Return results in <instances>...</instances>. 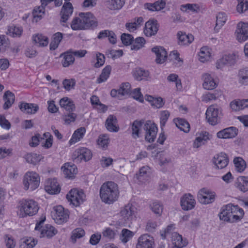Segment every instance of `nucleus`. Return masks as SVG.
I'll list each match as a JSON object with an SVG mask.
<instances>
[{"label": "nucleus", "instance_id": "nucleus-1", "mask_svg": "<svg viewBox=\"0 0 248 248\" xmlns=\"http://www.w3.org/2000/svg\"><path fill=\"white\" fill-rule=\"evenodd\" d=\"M119 191L117 184L112 181L104 183L100 189V196L102 202L112 204L117 200Z\"/></svg>", "mask_w": 248, "mask_h": 248}, {"label": "nucleus", "instance_id": "nucleus-2", "mask_svg": "<svg viewBox=\"0 0 248 248\" xmlns=\"http://www.w3.org/2000/svg\"><path fill=\"white\" fill-rule=\"evenodd\" d=\"M19 203L22 217L35 215L39 208L38 203L33 200L23 199L20 201Z\"/></svg>", "mask_w": 248, "mask_h": 248}, {"label": "nucleus", "instance_id": "nucleus-3", "mask_svg": "<svg viewBox=\"0 0 248 248\" xmlns=\"http://www.w3.org/2000/svg\"><path fill=\"white\" fill-rule=\"evenodd\" d=\"M40 178L39 174L33 171L27 172L24 176L23 182L25 190L33 191L39 186Z\"/></svg>", "mask_w": 248, "mask_h": 248}, {"label": "nucleus", "instance_id": "nucleus-4", "mask_svg": "<svg viewBox=\"0 0 248 248\" xmlns=\"http://www.w3.org/2000/svg\"><path fill=\"white\" fill-rule=\"evenodd\" d=\"M40 219V220L36 224L35 227V230L40 231V237L46 236L51 238L57 233V230L50 224H46L44 227L42 226V224L46 220L45 216H42Z\"/></svg>", "mask_w": 248, "mask_h": 248}, {"label": "nucleus", "instance_id": "nucleus-5", "mask_svg": "<svg viewBox=\"0 0 248 248\" xmlns=\"http://www.w3.org/2000/svg\"><path fill=\"white\" fill-rule=\"evenodd\" d=\"M92 156L93 154L90 149L86 147H79L74 151L72 158L74 162L78 163L82 161L87 162Z\"/></svg>", "mask_w": 248, "mask_h": 248}, {"label": "nucleus", "instance_id": "nucleus-6", "mask_svg": "<svg viewBox=\"0 0 248 248\" xmlns=\"http://www.w3.org/2000/svg\"><path fill=\"white\" fill-rule=\"evenodd\" d=\"M85 195L82 190L77 188L72 189L66 195V199L70 204L78 206L85 201Z\"/></svg>", "mask_w": 248, "mask_h": 248}, {"label": "nucleus", "instance_id": "nucleus-7", "mask_svg": "<svg viewBox=\"0 0 248 248\" xmlns=\"http://www.w3.org/2000/svg\"><path fill=\"white\" fill-rule=\"evenodd\" d=\"M221 114V108L217 105H212L207 109L205 113L206 119L210 124L215 125L219 123Z\"/></svg>", "mask_w": 248, "mask_h": 248}, {"label": "nucleus", "instance_id": "nucleus-8", "mask_svg": "<svg viewBox=\"0 0 248 248\" xmlns=\"http://www.w3.org/2000/svg\"><path fill=\"white\" fill-rule=\"evenodd\" d=\"M143 128L146 131L145 140L150 143L154 142L158 130L156 124L151 121H147L144 124Z\"/></svg>", "mask_w": 248, "mask_h": 248}, {"label": "nucleus", "instance_id": "nucleus-9", "mask_svg": "<svg viewBox=\"0 0 248 248\" xmlns=\"http://www.w3.org/2000/svg\"><path fill=\"white\" fill-rule=\"evenodd\" d=\"M54 211L53 217L56 223L61 224L67 222L69 217L68 210L59 205L54 207Z\"/></svg>", "mask_w": 248, "mask_h": 248}, {"label": "nucleus", "instance_id": "nucleus-10", "mask_svg": "<svg viewBox=\"0 0 248 248\" xmlns=\"http://www.w3.org/2000/svg\"><path fill=\"white\" fill-rule=\"evenodd\" d=\"M216 195L215 192L203 188L198 195L199 202L202 204H207L213 202Z\"/></svg>", "mask_w": 248, "mask_h": 248}, {"label": "nucleus", "instance_id": "nucleus-11", "mask_svg": "<svg viewBox=\"0 0 248 248\" xmlns=\"http://www.w3.org/2000/svg\"><path fill=\"white\" fill-rule=\"evenodd\" d=\"M136 208L132 204H128L125 205L120 212L122 219L125 223H129L135 217Z\"/></svg>", "mask_w": 248, "mask_h": 248}, {"label": "nucleus", "instance_id": "nucleus-12", "mask_svg": "<svg viewBox=\"0 0 248 248\" xmlns=\"http://www.w3.org/2000/svg\"><path fill=\"white\" fill-rule=\"evenodd\" d=\"M237 40L239 42H245L248 39V23L239 22L237 25L235 31Z\"/></svg>", "mask_w": 248, "mask_h": 248}, {"label": "nucleus", "instance_id": "nucleus-13", "mask_svg": "<svg viewBox=\"0 0 248 248\" xmlns=\"http://www.w3.org/2000/svg\"><path fill=\"white\" fill-rule=\"evenodd\" d=\"M154 244V239L152 236L143 234L139 237L136 248H153Z\"/></svg>", "mask_w": 248, "mask_h": 248}, {"label": "nucleus", "instance_id": "nucleus-14", "mask_svg": "<svg viewBox=\"0 0 248 248\" xmlns=\"http://www.w3.org/2000/svg\"><path fill=\"white\" fill-rule=\"evenodd\" d=\"M180 204L183 210L188 211L194 208L196 201L193 196L191 194H185L181 198Z\"/></svg>", "mask_w": 248, "mask_h": 248}, {"label": "nucleus", "instance_id": "nucleus-15", "mask_svg": "<svg viewBox=\"0 0 248 248\" xmlns=\"http://www.w3.org/2000/svg\"><path fill=\"white\" fill-rule=\"evenodd\" d=\"M212 160L216 168L217 169L225 168L229 163V158L227 155L222 152L216 155Z\"/></svg>", "mask_w": 248, "mask_h": 248}, {"label": "nucleus", "instance_id": "nucleus-16", "mask_svg": "<svg viewBox=\"0 0 248 248\" xmlns=\"http://www.w3.org/2000/svg\"><path fill=\"white\" fill-rule=\"evenodd\" d=\"M79 16L83 23L88 25V29H94L98 25L97 21L95 16L91 12L80 13Z\"/></svg>", "mask_w": 248, "mask_h": 248}, {"label": "nucleus", "instance_id": "nucleus-17", "mask_svg": "<svg viewBox=\"0 0 248 248\" xmlns=\"http://www.w3.org/2000/svg\"><path fill=\"white\" fill-rule=\"evenodd\" d=\"M18 107L22 112L28 114H34L39 110L38 105L34 103H28L24 101L19 103Z\"/></svg>", "mask_w": 248, "mask_h": 248}, {"label": "nucleus", "instance_id": "nucleus-18", "mask_svg": "<svg viewBox=\"0 0 248 248\" xmlns=\"http://www.w3.org/2000/svg\"><path fill=\"white\" fill-rule=\"evenodd\" d=\"M236 56L234 54L225 55L217 61L216 67L217 69H220L225 65H234L236 62Z\"/></svg>", "mask_w": 248, "mask_h": 248}, {"label": "nucleus", "instance_id": "nucleus-19", "mask_svg": "<svg viewBox=\"0 0 248 248\" xmlns=\"http://www.w3.org/2000/svg\"><path fill=\"white\" fill-rule=\"evenodd\" d=\"M158 30L157 20H149L145 23L144 33L146 36L151 37L156 34Z\"/></svg>", "mask_w": 248, "mask_h": 248}, {"label": "nucleus", "instance_id": "nucleus-20", "mask_svg": "<svg viewBox=\"0 0 248 248\" xmlns=\"http://www.w3.org/2000/svg\"><path fill=\"white\" fill-rule=\"evenodd\" d=\"M238 133L236 127L231 126L218 131L217 136L219 139H231L234 138Z\"/></svg>", "mask_w": 248, "mask_h": 248}, {"label": "nucleus", "instance_id": "nucleus-21", "mask_svg": "<svg viewBox=\"0 0 248 248\" xmlns=\"http://www.w3.org/2000/svg\"><path fill=\"white\" fill-rule=\"evenodd\" d=\"M152 51L156 55L155 62L157 63H163L166 61L167 53L163 47L156 46L152 48Z\"/></svg>", "mask_w": 248, "mask_h": 248}, {"label": "nucleus", "instance_id": "nucleus-22", "mask_svg": "<svg viewBox=\"0 0 248 248\" xmlns=\"http://www.w3.org/2000/svg\"><path fill=\"white\" fill-rule=\"evenodd\" d=\"M203 81V88L205 90H211L216 88L217 84L215 82L214 78L208 73H204L202 76Z\"/></svg>", "mask_w": 248, "mask_h": 248}, {"label": "nucleus", "instance_id": "nucleus-23", "mask_svg": "<svg viewBox=\"0 0 248 248\" xmlns=\"http://www.w3.org/2000/svg\"><path fill=\"white\" fill-rule=\"evenodd\" d=\"M231 203L223 206L218 214L219 219L224 221L232 223V217L231 215Z\"/></svg>", "mask_w": 248, "mask_h": 248}, {"label": "nucleus", "instance_id": "nucleus-24", "mask_svg": "<svg viewBox=\"0 0 248 248\" xmlns=\"http://www.w3.org/2000/svg\"><path fill=\"white\" fill-rule=\"evenodd\" d=\"M73 12V7L70 2L65 3L61 12V20L62 22L65 23L71 16Z\"/></svg>", "mask_w": 248, "mask_h": 248}, {"label": "nucleus", "instance_id": "nucleus-25", "mask_svg": "<svg viewBox=\"0 0 248 248\" xmlns=\"http://www.w3.org/2000/svg\"><path fill=\"white\" fill-rule=\"evenodd\" d=\"M231 212L232 217V223L236 222L240 220L243 217L244 212L242 208H240L238 205H233L231 203Z\"/></svg>", "mask_w": 248, "mask_h": 248}, {"label": "nucleus", "instance_id": "nucleus-26", "mask_svg": "<svg viewBox=\"0 0 248 248\" xmlns=\"http://www.w3.org/2000/svg\"><path fill=\"white\" fill-rule=\"evenodd\" d=\"M60 57L62 58L61 62L64 67H67L72 65L75 60V57L72 55V49L62 53Z\"/></svg>", "mask_w": 248, "mask_h": 248}, {"label": "nucleus", "instance_id": "nucleus-27", "mask_svg": "<svg viewBox=\"0 0 248 248\" xmlns=\"http://www.w3.org/2000/svg\"><path fill=\"white\" fill-rule=\"evenodd\" d=\"M171 241L174 247L177 248H183L188 244L186 239H184L182 236L176 232L172 233Z\"/></svg>", "mask_w": 248, "mask_h": 248}, {"label": "nucleus", "instance_id": "nucleus-28", "mask_svg": "<svg viewBox=\"0 0 248 248\" xmlns=\"http://www.w3.org/2000/svg\"><path fill=\"white\" fill-rule=\"evenodd\" d=\"M178 43L181 46L188 45L194 40V36L191 34H186L185 32L179 31L177 32Z\"/></svg>", "mask_w": 248, "mask_h": 248}, {"label": "nucleus", "instance_id": "nucleus-29", "mask_svg": "<svg viewBox=\"0 0 248 248\" xmlns=\"http://www.w3.org/2000/svg\"><path fill=\"white\" fill-rule=\"evenodd\" d=\"M3 100L4 101L3 108L5 110L8 109L14 104L15 100V95L11 91H7L3 94Z\"/></svg>", "mask_w": 248, "mask_h": 248}, {"label": "nucleus", "instance_id": "nucleus-30", "mask_svg": "<svg viewBox=\"0 0 248 248\" xmlns=\"http://www.w3.org/2000/svg\"><path fill=\"white\" fill-rule=\"evenodd\" d=\"M62 169L63 170L65 177L68 178L74 177L78 172L76 166L74 164L70 165L69 163H65L64 166L62 167Z\"/></svg>", "mask_w": 248, "mask_h": 248}, {"label": "nucleus", "instance_id": "nucleus-31", "mask_svg": "<svg viewBox=\"0 0 248 248\" xmlns=\"http://www.w3.org/2000/svg\"><path fill=\"white\" fill-rule=\"evenodd\" d=\"M117 120L116 117L113 115L108 116L106 121V126L110 132H117L119 129V126L116 125Z\"/></svg>", "mask_w": 248, "mask_h": 248}, {"label": "nucleus", "instance_id": "nucleus-32", "mask_svg": "<svg viewBox=\"0 0 248 248\" xmlns=\"http://www.w3.org/2000/svg\"><path fill=\"white\" fill-rule=\"evenodd\" d=\"M235 186L240 191L245 192L248 191V177L239 176L235 182Z\"/></svg>", "mask_w": 248, "mask_h": 248}, {"label": "nucleus", "instance_id": "nucleus-33", "mask_svg": "<svg viewBox=\"0 0 248 248\" xmlns=\"http://www.w3.org/2000/svg\"><path fill=\"white\" fill-rule=\"evenodd\" d=\"M45 190L49 194H56L60 192L61 188L56 179L50 180L45 186Z\"/></svg>", "mask_w": 248, "mask_h": 248}, {"label": "nucleus", "instance_id": "nucleus-34", "mask_svg": "<svg viewBox=\"0 0 248 248\" xmlns=\"http://www.w3.org/2000/svg\"><path fill=\"white\" fill-rule=\"evenodd\" d=\"M208 136L209 133L206 131L201 133L194 140L193 144V147L198 148L205 144L209 140Z\"/></svg>", "mask_w": 248, "mask_h": 248}, {"label": "nucleus", "instance_id": "nucleus-35", "mask_svg": "<svg viewBox=\"0 0 248 248\" xmlns=\"http://www.w3.org/2000/svg\"><path fill=\"white\" fill-rule=\"evenodd\" d=\"M125 3V0H106V7L110 10L121 9Z\"/></svg>", "mask_w": 248, "mask_h": 248}, {"label": "nucleus", "instance_id": "nucleus-36", "mask_svg": "<svg viewBox=\"0 0 248 248\" xmlns=\"http://www.w3.org/2000/svg\"><path fill=\"white\" fill-rule=\"evenodd\" d=\"M133 76L135 79L138 81L147 80L149 76V72L140 67H136L133 71Z\"/></svg>", "mask_w": 248, "mask_h": 248}, {"label": "nucleus", "instance_id": "nucleus-37", "mask_svg": "<svg viewBox=\"0 0 248 248\" xmlns=\"http://www.w3.org/2000/svg\"><path fill=\"white\" fill-rule=\"evenodd\" d=\"M143 124V120H136L131 124V135L134 139H136L140 137V131Z\"/></svg>", "mask_w": 248, "mask_h": 248}, {"label": "nucleus", "instance_id": "nucleus-38", "mask_svg": "<svg viewBox=\"0 0 248 248\" xmlns=\"http://www.w3.org/2000/svg\"><path fill=\"white\" fill-rule=\"evenodd\" d=\"M81 17L79 16L74 18L71 23V27L74 31L88 29V25L83 23L81 20Z\"/></svg>", "mask_w": 248, "mask_h": 248}, {"label": "nucleus", "instance_id": "nucleus-39", "mask_svg": "<svg viewBox=\"0 0 248 248\" xmlns=\"http://www.w3.org/2000/svg\"><path fill=\"white\" fill-rule=\"evenodd\" d=\"M86 132V129L84 127H81L77 129L72 135V138L69 142L70 145L74 144L79 141L83 138Z\"/></svg>", "mask_w": 248, "mask_h": 248}, {"label": "nucleus", "instance_id": "nucleus-40", "mask_svg": "<svg viewBox=\"0 0 248 248\" xmlns=\"http://www.w3.org/2000/svg\"><path fill=\"white\" fill-rule=\"evenodd\" d=\"M60 105L66 111L72 112L75 109V105L72 100L68 97H63L60 99Z\"/></svg>", "mask_w": 248, "mask_h": 248}, {"label": "nucleus", "instance_id": "nucleus-41", "mask_svg": "<svg viewBox=\"0 0 248 248\" xmlns=\"http://www.w3.org/2000/svg\"><path fill=\"white\" fill-rule=\"evenodd\" d=\"M173 121L176 126L181 131L187 133L190 130V124L188 122L184 119L175 118Z\"/></svg>", "mask_w": 248, "mask_h": 248}, {"label": "nucleus", "instance_id": "nucleus-42", "mask_svg": "<svg viewBox=\"0 0 248 248\" xmlns=\"http://www.w3.org/2000/svg\"><path fill=\"white\" fill-rule=\"evenodd\" d=\"M152 211L156 216H160L163 212V205L162 203L157 200L153 201L149 205Z\"/></svg>", "mask_w": 248, "mask_h": 248}, {"label": "nucleus", "instance_id": "nucleus-43", "mask_svg": "<svg viewBox=\"0 0 248 248\" xmlns=\"http://www.w3.org/2000/svg\"><path fill=\"white\" fill-rule=\"evenodd\" d=\"M150 173V168L148 166H144L140 169L139 172L136 174L135 177L140 182L146 180Z\"/></svg>", "mask_w": 248, "mask_h": 248}, {"label": "nucleus", "instance_id": "nucleus-44", "mask_svg": "<svg viewBox=\"0 0 248 248\" xmlns=\"http://www.w3.org/2000/svg\"><path fill=\"white\" fill-rule=\"evenodd\" d=\"M63 37L62 33L60 32H57L53 35L51 42L50 44V49L54 50L58 48L59 45L62 41Z\"/></svg>", "mask_w": 248, "mask_h": 248}, {"label": "nucleus", "instance_id": "nucleus-45", "mask_svg": "<svg viewBox=\"0 0 248 248\" xmlns=\"http://www.w3.org/2000/svg\"><path fill=\"white\" fill-rule=\"evenodd\" d=\"M111 71V67L108 65L106 66L102 70L99 77L97 78L96 82L101 83L105 82L109 78Z\"/></svg>", "mask_w": 248, "mask_h": 248}, {"label": "nucleus", "instance_id": "nucleus-46", "mask_svg": "<svg viewBox=\"0 0 248 248\" xmlns=\"http://www.w3.org/2000/svg\"><path fill=\"white\" fill-rule=\"evenodd\" d=\"M216 18V25L215 27V30L218 31L226 22L227 16L226 13L220 12L217 15Z\"/></svg>", "mask_w": 248, "mask_h": 248}, {"label": "nucleus", "instance_id": "nucleus-47", "mask_svg": "<svg viewBox=\"0 0 248 248\" xmlns=\"http://www.w3.org/2000/svg\"><path fill=\"white\" fill-rule=\"evenodd\" d=\"M42 158V155L35 153H29L24 156V158L28 163L33 165L38 164Z\"/></svg>", "mask_w": 248, "mask_h": 248}, {"label": "nucleus", "instance_id": "nucleus-48", "mask_svg": "<svg viewBox=\"0 0 248 248\" xmlns=\"http://www.w3.org/2000/svg\"><path fill=\"white\" fill-rule=\"evenodd\" d=\"M34 43L39 46H45L48 44V38L41 34H38L33 37Z\"/></svg>", "mask_w": 248, "mask_h": 248}, {"label": "nucleus", "instance_id": "nucleus-49", "mask_svg": "<svg viewBox=\"0 0 248 248\" xmlns=\"http://www.w3.org/2000/svg\"><path fill=\"white\" fill-rule=\"evenodd\" d=\"M85 232L83 229L80 228H78L74 229L72 232V235L70 237L71 241L75 244L77 239H79L85 235Z\"/></svg>", "mask_w": 248, "mask_h": 248}, {"label": "nucleus", "instance_id": "nucleus-50", "mask_svg": "<svg viewBox=\"0 0 248 248\" xmlns=\"http://www.w3.org/2000/svg\"><path fill=\"white\" fill-rule=\"evenodd\" d=\"M146 43V41L143 37H138L136 38L132 42L131 46V49L138 50L143 47Z\"/></svg>", "mask_w": 248, "mask_h": 248}, {"label": "nucleus", "instance_id": "nucleus-51", "mask_svg": "<svg viewBox=\"0 0 248 248\" xmlns=\"http://www.w3.org/2000/svg\"><path fill=\"white\" fill-rule=\"evenodd\" d=\"M233 162L237 171L241 172L246 169V164L242 157H237L234 158Z\"/></svg>", "mask_w": 248, "mask_h": 248}, {"label": "nucleus", "instance_id": "nucleus-52", "mask_svg": "<svg viewBox=\"0 0 248 248\" xmlns=\"http://www.w3.org/2000/svg\"><path fill=\"white\" fill-rule=\"evenodd\" d=\"M180 9L185 12H198L200 10V7L197 4L187 3L181 5Z\"/></svg>", "mask_w": 248, "mask_h": 248}, {"label": "nucleus", "instance_id": "nucleus-53", "mask_svg": "<svg viewBox=\"0 0 248 248\" xmlns=\"http://www.w3.org/2000/svg\"><path fill=\"white\" fill-rule=\"evenodd\" d=\"M134 235V233L127 229H123L120 235V239L123 243H126Z\"/></svg>", "mask_w": 248, "mask_h": 248}, {"label": "nucleus", "instance_id": "nucleus-54", "mask_svg": "<svg viewBox=\"0 0 248 248\" xmlns=\"http://www.w3.org/2000/svg\"><path fill=\"white\" fill-rule=\"evenodd\" d=\"M238 76L239 82L243 84H248V67L239 70Z\"/></svg>", "mask_w": 248, "mask_h": 248}, {"label": "nucleus", "instance_id": "nucleus-55", "mask_svg": "<svg viewBox=\"0 0 248 248\" xmlns=\"http://www.w3.org/2000/svg\"><path fill=\"white\" fill-rule=\"evenodd\" d=\"M117 233V231L116 230L109 227L105 228L102 232L103 236L110 240L114 239Z\"/></svg>", "mask_w": 248, "mask_h": 248}, {"label": "nucleus", "instance_id": "nucleus-56", "mask_svg": "<svg viewBox=\"0 0 248 248\" xmlns=\"http://www.w3.org/2000/svg\"><path fill=\"white\" fill-rule=\"evenodd\" d=\"M45 7L46 6H43V5H41V6H39L34 9L32 15L34 19H36V21H37L38 20H40L42 18L43 15L45 14Z\"/></svg>", "mask_w": 248, "mask_h": 248}, {"label": "nucleus", "instance_id": "nucleus-57", "mask_svg": "<svg viewBox=\"0 0 248 248\" xmlns=\"http://www.w3.org/2000/svg\"><path fill=\"white\" fill-rule=\"evenodd\" d=\"M37 243L34 238L29 237L26 239L20 245V248H33Z\"/></svg>", "mask_w": 248, "mask_h": 248}, {"label": "nucleus", "instance_id": "nucleus-58", "mask_svg": "<svg viewBox=\"0 0 248 248\" xmlns=\"http://www.w3.org/2000/svg\"><path fill=\"white\" fill-rule=\"evenodd\" d=\"M210 57V53L206 47L201 48L199 53V60L202 62L208 61Z\"/></svg>", "mask_w": 248, "mask_h": 248}, {"label": "nucleus", "instance_id": "nucleus-59", "mask_svg": "<svg viewBox=\"0 0 248 248\" xmlns=\"http://www.w3.org/2000/svg\"><path fill=\"white\" fill-rule=\"evenodd\" d=\"M121 39L122 43L126 46L132 45V42L134 41L133 36L131 34L126 33L122 34Z\"/></svg>", "mask_w": 248, "mask_h": 248}, {"label": "nucleus", "instance_id": "nucleus-60", "mask_svg": "<svg viewBox=\"0 0 248 248\" xmlns=\"http://www.w3.org/2000/svg\"><path fill=\"white\" fill-rule=\"evenodd\" d=\"M172 162L171 158L167 154H161L159 158V164L160 166H166Z\"/></svg>", "mask_w": 248, "mask_h": 248}, {"label": "nucleus", "instance_id": "nucleus-61", "mask_svg": "<svg viewBox=\"0 0 248 248\" xmlns=\"http://www.w3.org/2000/svg\"><path fill=\"white\" fill-rule=\"evenodd\" d=\"M167 79L170 82H175L176 87L178 90H181L182 88L180 79L178 76L175 74H171L168 77Z\"/></svg>", "mask_w": 248, "mask_h": 248}, {"label": "nucleus", "instance_id": "nucleus-62", "mask_svg": "<svg viewBox=\"0 0 248 248\" xmlns=\"http://www.w3.org/2000/svg\"><path fill=\"white\" fill-rule=\"evenodd\" d=\"M131 85L128 82H124L121 84L119 88V93L121 96H124L130 94Z\"/></svg>", "mask_w": 248, "mask_h": 248}, {"label": "nucleus", "instance_id": "nucleus-63", "mask_svg": "<svg viewBox=\"0 0 248 248\" xmlns=\"http://www.w3.org/2000/svg\"><path fill=\"white\" fill-rule=\"evenodd\" d=\"M22 31V29L20 27H11L8 29L9 35L14 37H19L21 35Z\"/></svg>", "mask_w": 248, "mask_h": 248}, {"label": "nucleus", "instance_id": "nucleus-64", "mask_svg": "<svg viewBox=\"0 0 248 248\" xmlns=\"http://www.w3.org/2000/svg\"><path fill=\"white\" fill-rule=\"evenodd\" d=\"M238 4L237 10L239 13H243L248 9V0H237Z\"/></svg>", "mask_w": 248, "mask_h": 248}]
</instances>
